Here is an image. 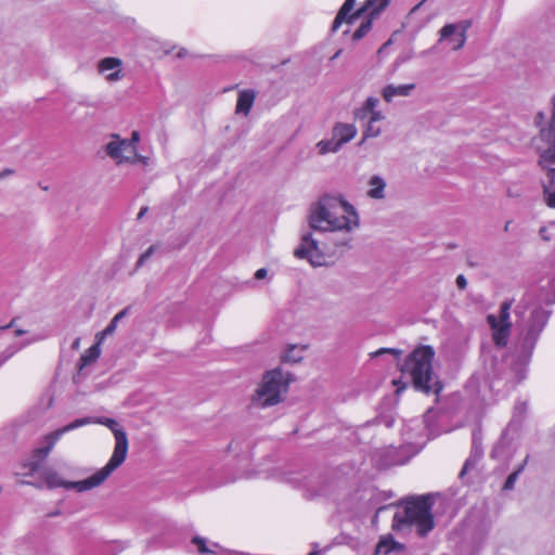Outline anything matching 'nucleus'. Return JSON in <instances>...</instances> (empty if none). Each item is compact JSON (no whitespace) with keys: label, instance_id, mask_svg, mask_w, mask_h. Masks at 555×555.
Returning <instances> with one entry per match:
<instances>
[{"label":"nucleus","instance_id":"obj_1","mask_svg":"<svg viewBox=\"0 0 555 555\" xmlns=\"http://www.w3.org/2000/svg\"><path fill=\"white\" fill-rule=\"evenodd\" d=\"M90 424L103 425L107 427L114 436L115 444L107 463L89 477L78 481H67L57 472L47 469L43 474V479L49 488L70 489L77 493L89 492L103 486L114 472L125 463L129 450L128 437L122 426L116 420L109 417L78 418L46 435L42 439L43 446L36 450L37 455L46 457L64 434Z\"/></svg>","mask_w":555,"mask_h":555},{"label":"nucleus","instance_id":"obj_2","mask_svg":"<svg viewBox=\"0 0 555 555\" xmlns=\"http://www.w3.org/2000/svg\"><path fill=\"white\" fill-rule=\"evenodd\" d=\"M307 222L310 230L333 235L346 247L361 228V215L346 195L325 193L310 205Z\"/></svg>","mask_w":555,"mask_h":555},{"label":"nucleus","instance_id":"obj_3","mask_svg":"<svg viewBox=\"0 0 555 555\" xmlns=\"http://www.w3.org/2000/svg\"><path fill=\"white\" fill-rule=\"evenodd\" d=\"M387 2H344L337 13L333 30L345 25V35L353 41L362 39L371 29L372 22L384 11Z\"/></svg>","mask_w":555,"mask_h":555},{"label":"nucleus","instance_id":"obj_4","mask_svg":"<svg viewBox=\"0 0 555 555\" xmlns=\"http://www.w3.org/2000/svg\"><path fill=\"white\" fill-rule=\"evenodd\" d=\"M434 357L435 351L430 346H420L412 351L402 365V374L412 379L417 390L424 392L441 390L434 372Z\"/></svg>","mask_w":555,"mask_h":555},{"label":"nucleus","instance_id":"obj_5","mask_svg":"<svg viewBox=\"0 0 555 555\" xmlns=\"http://www.w3.org/2000/svg\"><path fill=\"white\" fill-rule=\"evenodd\" d=\"M314 233L309 229L300 234L299 241L293 249L294 258L308 262L312 268L332 266L344 246L335 241L332 244L320 241Z\"/></svg>","mask_w":555,"mask_h":555},{"label":"nucleus","instance_id":"obj_6","mask_svg":"<svg viewBox=\"0 0 555 555\" xmlns=\"http://www.w3.org/2000/svg\"><path fill=\"white\" fill-rule=\"evenodd\" d=\"M292 382V374L281 369L266 372L250 397V404L255 408H268L283 402Z\"/></svg>","mask_w":555,"mask_h":555},{"label":"nucleus","instance_id":"obj_7","mask_svg":"<svg viewBox=\"0 0 555 555\" xmlns=\"http://www.w3.org/2000/svg\"><path fill=\"white\" fill-rule=\"evenodd\" d=\"M140 141L141 133L139 130H132L129 139L113 133L105 143L104 151L116 165L140 164L142 166H149L151 164V157L139 153L138 146Z\"/></svg>","mask_w":555,"mask_h":555},{"label":"nucleus","instance_id":"obj_8","mask_svg":"<svg viewBox=\"0 0 555 555\" xmlns=\"http://www.w3.org/2000/svg\"><path fill=\"white\" fill-rule=\"evenodd\" d=\"M429 508V503L425 498L406 501L396 512L392 527L400 530L405 525H410L414 526L420 534H426L434 528V520Z\"/></svg>","mask_w":555,"mask_h":555},{"label":"nucleus","instance_id":"obj_9","mask_svg":"<svg viewBox=\"0 0 555 555\" xmlns=\"http://www.w3.org/2000/svg\"><path fill=\"white\" fill-rule=\"evenodd\" d=\"M539 154L538 165L544 173L543 197L550 208H555V140L540 141V135L533 140Z\"/></svg>","mask_w":555,"mask_h":555},{"label":"nucleus","instance_id":"obj_10","mask_svg":"<svg viewBox=\"0 0 555 555\" xmlns=\"http://www.w3.org/2000/svg\"><path fill=\"white\" fill-rule=\"evenodd\" d=\"M378 105L379 100L370 96L354 111L356 118L365 120L360 144H363L366 140L377 138L384 132L383 122L386 116L383 111L378 108Z\"/></svg>","mask_w":555,"mask_h":555},{"label":"nucleus","instance_id":"obj_11","mask_svg":"<svg viewBox=\"0 0 555 555\" xmlns=\"http://www.w3.org/2000/svg\"><path fill=\"white\" fill-rule=\"evenodd\" d=\"M509 310L511 304L505 301L500 306L496 312L490 313L487 317L492 340L499 347L506 346L509 338L512 327Z\"/></svg>","mask_w":555,"mask_h":555},{"label":"nucleus","instance_id":"obj_12","mask_svg":"<svg viewBox=\"0 0 555 555\" xmlns=\"http://www.w3.org/2000/svg\"><path fill=\"white\" fill-rule=\"evenodd\" d=\"M96 74L108 85L120 82L126 77L124 61L116 56H106L96 62Z\"/></svg>","mask_w":555,"mask_h":555},{"label":"nucleus","instance_id":"obj_13","mask_svg":"<svg viewBox=\"0 0 555 555\" xmlns=\"http://www.w3.org/2000/svg\"><path fill=\"white\" fill-rule=\"evenodd\" d=\"M467 27L468 25L463 22L446 25L440 30L439 43L446 50L456 51L461 49L466 41Z\"/></svg>","mask_w":555,"mask_h":555},{"label":"nucleus","instance_id":"obj_14","mask_svg":"<svg viewBox=\"0 0 555 555\" xmlns=\"http://www.w3.org/2000/svg\"><path fill=\"white\" fill-rule=\"evenodd\" d=\"M547 320V312L543 309H533L530 312V318L526 324L522 325V331L526 332L525 345L528 349H532L534 341L542 331Z\"/></svg>","mask_w":555,"mask_h":555},{"label":"nucleus","instance_id":"obj_15","mask_svg":"<svg viewBox=\"0 0 555 555\" xmlns=\"http://www.w3.org/2000/svg\"><path fill=\"white\" fill-rule=\"evenodd\" d=\"M533 124L539 128L540 141L555 140V95L552 98L550 120L547 121L545 113L539 112L534 115Z\"/></svg>","mask_w":555,"mask_h":555},{"label":"nucleus","instance_id":"obj_16","mask_svg":"<svg viewBox=\"0 0 555 555\" xmlns=\"http://www.w3.org/2000/svg\"><path fill=\"white\" fill-rule=\"evenodd\" d=\"M331 135L343 147L351 142L358 135V127L356 121H336L332 126Z\"/></svg>","mask_w":555,"mask_h":555},{"label":"nucleus","instance_id":"obj_17","mask_svg":"<svg viewBox=\"0 0 555 555\" xmlns=\"http://www.w3.org/2000/svg\"><path fill=\"white\" fill-rule=\"evenodd\" d=\"M386 190L387 181L383 176L375 173L369 177L365 192L367 198L373 201H384L387 196Z\"/></svg>","mask_w":555,"mask_h":555},{"label":"nucleus","instance_id":"obj_18","mask_svg":"<svg viewBox=\"0 0 555 555\" xmlns=\"http://www.w3.org/2000/svg\"><path fill=\"white\" fill-rule=\"evenodd\" d=\"M415 89V83H389L382 89V96L386 102H392L397 98L410 96Z\"/></svg>","mask_w":555,"mask_h":555},{"label":"nucleus","instance_id":"obj_19","mask_svg":"<svg viewBox=\"0 0 555 555\" xmlns=\"http://www.w3.org/2000/svg\"><path fill=\"white\" fill-rule=\"evenodd\" d=\"M256 92L254 90H242L236 101V113L247 116L254 105Z\"/></svg>","mask_w":555,"mask_h":555},{"label":"nucleus","instance_id":"obj_20","mask_svg":"<svg viewBox=\"0 0 555 555\" xmlns=\"http://www.w3.org/2000/svg\"><path fill=\"white\" fill-rule=\"evenodd\" d=\"M307 345H288L282 354V360L288 363L300 362L307 351Z\"/></svg>","mask_w":555,"mask_h":555},{"label":"nucleus","instance_id":"obj_21","mask_svg":"<svg viewBox=\"0 0 555 555\" xmlns=\"http://www.w3.org/2000/svg\"><path fill=\"white\" fill-rule=\"evenodd\" d=\"M343 147L335 141V139L331 135L330 139H322L315 143L314 150L319 156H325L327 154H336Z\"/></svg>","mask_w":555,"mask_h":555},{"label":"nucleus","instance_id":"obj_22","mask_svg":"<svg viewBox=\"0 0 555 555\" xmlns=\"http://www.w3.org/2000/svg\"><path fill=\"white\" fill-rule=\"evenodd\" d=\"M343 147L335 141V139L331 135L330 139H322L315 143L314 150L319 156H325L327 154H336Z\"/></svg>","mask_w":555,"mask_h":555},{"label":"nucleus","instance_id":"obj_23","mask_svg":"<svg viewBox=\"0 0 555 555\" xmlns=\"http://www.w3.org/2000/svg\"><path fill=\"white\" fill-rule=\"evenodd\" d=\"M401 550V544L397 543L390 535H384L380 538L379 542L376 545L375 554L388 555L391 552Z\"/></svg>","mask_w":555,"mask_h":555},{"label":"nucleus","instance_id":"obj_24","mask_svg":"<svg viewBox=\"0 0 555 555\" xmlns=\"http://www.w3.org/2000/svg\"><path fill=\"white\" fill-rule=\"evenodd\" d=\"M101 345L102 343H98V340H95L94 345L88 348L81 354L79 360V369H83L94 363L99 359V357L101 356Z\"/></svg>","mask_w":555,"mask_h":555},{"label":"nucleus","instance_id":"obj_25","mask_svg":"<svg viewBox=\"0 0 555 555\" xmlns=\"http://www.w3.org/2000/svg\"><path fill=\"white\" fill-rule=\"evenodd\" d=\"M127 314V310H121L118 312L111 321V323L101 332L95 334L94 339L98 340V343H102L105 340L106 337L113 335L117 328V325L121 319H124Z\"/></svg>","mask_w":555,"mask_h":555},{"label":"nucleus","instance_id":"obj_26","mask_svg":"<svg viewBox=\"0 0 555 555\" xmlns=\"http://www.w3.org/2000/svg\"><path fill=\"white\" fill-rule=\"evenodd\" d=\"M193 544L197 547L198 553L206 555V554H217L221 550V547L216 543H210L208 545V542L206 539L201 537H194L192 540Z\"/></svg>","mask_w":555,"mask_h":555},{"label":"nucleus","instance_id":"obj_27","mask_svg":"<svg viewBox=\"0 0 555 555\" xmlns=\"http://www.w3.org/2000/svg\"><path fill=\"white\" fill-rule=\"evenodd\" d=\"M164 54H172L176 59H184L190 55L189 51L183 47H178L171 42H164L162 44Z\"/></svg>","mask_w":555,"mask_h":555},{"label":"nucleus","instance_id":"obj_28","mask_svg":"<svg viewBox=\"0 0 555 555\" xmlns=\"http://www.w3.org/2000/svg\"><path fill=\"white\" fill-rule=\"evenodd\" d=\"M155 251V246H150L138 259L135 268L139 269L145 264V262L152 257Z\"/></svg>","mask_w":555,"mask_h":555},{"label":"nucleus","instance_id":"obj_29","mask_svg":"<svg viewBox=\"0 0 555 555\" xmlns=\"http://www.w3.org/2000/svg\"><path fill=\"white\" fill-rule=\"evenodd\" d=\"M44 338H46V336L41 335V334L28 335L27 338L25 339V341L22 344V347L28 346V345L37 343V341H40V340H42Z\"/></svg>","mask_w":555,"mask_h":555},{"label":"nucleus","instance_id":"obj_30","mask_svg":"<svg viewBox=\"0 0 555 555\" xmlns=\"http://www.w3.org/2000/svg\"><path fill=\"white\" fill-rule=\"evenodd\" d=\"M517 476H518V473H513L512 475L508 476L505 485H504V488L505 489H512L514 487V482L516 481L517 479Z\"/></svg>","mask_w":555,"mask_h":555},{"label":"nucleus","instance_id":"obj_31","mask_svg":"<svg viewBox=\"0 0 555 555\" xmlns=\"http://www.w3.org/2000/svg\"><path fill=\"white\" fill-rule=\"evenodd\" d=\"M268 276V270L266 268H260L255 272L256 280H263Z\"/></svg>","mask_w":555,"mask_h":555},{"label":"nucleus","instance_id":"obj_32","mask_svg":"<svg viewBox=\"0 0 555 555\" xmlns=\"http://www.w3.org/2000/svg\"><path fill=\"white\" fill-rule=\"evenodd\" d=\"M456 285L459 288L464 289L467 285V281L463 275L456 278Z\"/></svg>","mask_w":555,"mask_h":555},{"label":"nucleus","instance_id":"obj_33","mask_svg":"<svg viewBox=\"0 0 555 555\" xmlns=\"http://www.w3.org/2000/svg\"><path fill=\"white\" fill-rule=\"evenodd\" d=\"M389 44H390V41H388V42L384 43V44L379 48V50L377 51V55H378V56H382V55L385 53V51H386V49L388 48V46H389Z\"/></svg>","mask_w":555,"mask_h":555},{"label":"nucleus","instance_id":"obj_34","mask_svg":"<svg viewBox=\"0 0 555 555\" xmlns=\"http://www.w3.org/2000/svg\"><path fill=\"white\" fill-rule=\"evenodd\" d=\"M72 348L74 350H78L80 348V338H76L73 344H72Z\"/></svg>","mask_w":555,"mask_h":555},{"label":"nucleus","instance_id":"obj_35","mask_svg":"<svg viewBox=\"0 0 555 555\" xmlns=\"http://www.w3.org/2000/svg\"><path fill=\"white\" fill-rule=\"evenodd\" d=\"M14 333H15L16 336L28 334L27 331L21 330V328H17V327L14 330Z\"/></svg>","mask_w":555,"mask_h":555},{"label":"nucleus","instance_id":"obj_36","mask_svg":"<svg viewBox=\"0 0 555 555\" xmlns=\"http://www.w3.org/2000/svg\"><path fill=\"white\" fill-rule=\"evenodd\" d=\"M10 327H15V321H12L9 325H7L4 327H0V331H4V330L10 328Z\"/></svg>","mask_w":555,"mask_h":555},{"label":"nucleus","instance_id":"obj_37","mask_svg":"<svg viewBox=\"0 0 555 555\" xmlns=\"http://www.w3.org/2000/svg\"><path fill=\"white\" fill-rule=\"evenodd\" d=\"M37 467H38V464L31 463L30 464V472H35L37 469Z\"/></svg>","mask_w":555,"mask_h":555},{"label":"nucleus","instance_id":"obj_38","mask_svg":"<svg viewBox=\"0 0 555 555\" xmlns=\"http://www.w3.org/2000/svg\"><path fill=\"white\" fill-rule=\"evenodd\" d=\"M468 466H469V461H467V462L465 463V466H464V468H463V470H462V474H463V473H465V472L467 470Z\"/></svg>","mask_w":555,"mask_h":555},{"label":"nucleus","instance_id":"obj_39","mask_svg":"<svg viewBox=\"0 0 555 555\" xmlns=\"http://www.w3.org/2000/svg\"><path fill=\"white\" fill-rule=\"evenodd\" d=\"M341 53V50H338L333 56H332V60L336 59L339 56V54Z\"/></svg>","mask_w":555,"mask_h":555},{"label":"nucleus","instance_id":"obj_40","mask_svg":"<svg viewBox=\"0 0 555 555\" xmlns=\"http://www.w3.org/2000/svg\"><path fill=\"white\" fill-rule=\"evenodd\" d=\"M386 351H388V350L387 349H380V350L377 351V353L379 354V353H383V352H386Z\"/></svg>","mask_w":555,"mask_h":555}]
</instances>
